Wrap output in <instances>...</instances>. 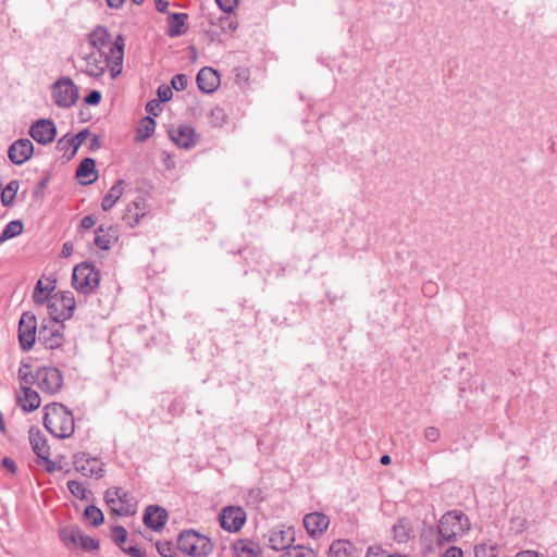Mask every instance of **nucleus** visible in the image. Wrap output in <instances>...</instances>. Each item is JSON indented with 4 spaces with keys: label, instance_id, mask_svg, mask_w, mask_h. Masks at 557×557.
<instances>
[{
    "label": "nucleus",
    "instance_id": "f257e3e1",
    "mask_svg": "<svg viewBox=\"0 0 557 557\" xmlns=\"http://www.w3.org/2000/svg\"><path fill=\"white\" fill-rule=\"evenodd\" d=\"M88 44L94 51L108 54L112 63L111 77L115 78L121 74L124 60V37L117 35L112 41L108 29L103 26H97L88 36Z\"/></svg>",
    "mask_w": 557,
    "mask_h": 557
},
{
    "label": "nucleus",
    "instance_id": "f03ea898",
    "mask_svg": "<svg viewBox=\"0 0 557 557\" xmlns=\"http://www.w3.org/2000/svg\"><path fill=\"white\" fill-rule=\"evenodd\" d=\"M44 425L57 438H69L75 430L72 412L60 403L45 407Z\"/></svg>",
    "mask_w": 557,
    "mask_h": 557
},
{
    "label": "nucleus",
    "instance_id": "7ed1b4c3",
    "mask_svg": "<svg viewBox=\"0 0 557 557\" xmlns=\"http://www.w3.org/2000/svg\"><path fill=\"white\" fill-rule=\"evenodd\" d=\"M470 530L468 517L462 511H448L442 516L436 528L437 544L444 546L455 543L458 537L462 536Z\"/></svg>",
    "mask_w": 557,
    "mask_h": 557
},
{
    "label": "nucleus",
    "instance_id": "20e7f679",
    "mask_svg": "<svg viewBox=\"0 0 557 557\" xmlns=\"http://www.w3.org/2000/svg\"><path fill=\"white\" fill-rule=\"evenodd\" d=\"M177 547L193 557L208 556L213 548L211 540L194 530L183 531L177 537Z\"/></svg>",
    "mask_w": 557,
    "mask_h": 557
},
{
    "label": "nucleus",
    "instance_id": "39448f33",
    "mask_svg": "<svg viewBox=\"0 0 557 557\" xmlns=\"http://www.w3.org/2000/svg\"><path fill=\"white\" fill-rule=\"evenodd\" d=\"M100 281L99 271L92 264L81 263L73 270L72 284L81 294H90Z\"/></svg>",
    "mask_w": 557,
    "mask_h": 557
},
{
    "label": "nucleus",
    "instance_id": "423d86ee",
    "mask_svg": "<svg viewBox=\"0 0 557 557\" xmlns=\"http://www.w3.org/2000/svg\"><path fill=\"white\" fill-rule=\"evenodd\" d=\"M76 302L72 292L55 293L49 298L48 308L52 320L62 322L70 319L75 310Z\"/></svg>",
    "mask_w": 557,
    "mask_h": 557
},
{
    "label": "nucleus",
    "instance_id": "0eeeda50",
    "mask_svg": "<svg viewBox=\"0 0 557 557\" xmlns=\"http://www.w3.org/2000/svg\"><path fill=\"white\" fill-rule=\"evenodd\" d=\"M208 26L202 23L203 30L211 44H222V33H234L237 27V21L230 15L208 16Z\"/></svg>",
    "mask_w": 557,
    "mask_h": 557
},
{
    "label": "nucleus",
    "instance_id": "6e6552de",
    "mask_svg": "<svg viewBox=\"0 0 557 557\" xmlns=\"http://www.w3.org/2000/svg\"><path fill=\"white\" fill-rule=\"evenodd\" d=\"M34 384L42 393L53 395L62 387L63 376L60 370L54 367H40L34 373Z\"/></svg>",
    "mask_w": 557,
    "mask_h": 557
},
{
    "label": "nucleus",
    "instance_id": "1a4fd4ad",
    "mask_svg": "<svg viewBox=\"0 0 557 557\" xmlns=\"http://www.w3.org/2000/svg\"><path fill=\"white\" fill-rule=\"evenodd\" d=\"M52 97L59 108H71L78 100V87L69 77H62L52 85Z\"/></svg>",
    "mask_w": 557,
    "mask_h": 557
},
{
    "label": "nucleus",
    "instance_id": "9d476101",
    "mask_svg": "<svg viewBox=\"0 0 557 557\" xmlns=\"http://www.w3.org/2000/svg\"><path fill=\"white\" fill-rule=\"evenodd\" d=\"M81 59L85 62V65L81 69L82 72L90 77H101L106 73L107 69L111 72L112 63L109 60L108 54L91 51L81 54Z\"/></svg>",
    "mask_w": 557,
    "mask_h": 557
},
{
    "label": "nucleus",
    "instance_id": "9b49d317",
    "mask_svg": "<svg viewBox=\"0 0 557 557\" xmlns=\"http://www.w3.org/2000/svg\"><path fill=\"white\" fill-rule=\"evenodd\" d=\"M64 325L62 322L49 320L48 323L42 324L38 332V341L48 349H55L62 346Z\"/></svg>",
    "mask_w": 557,
    "mask_h": 557
},
{
    "label": "nucleus",
    "instance_id": "f8f14e48",
    "mask_svg": "<svg viewBox=\"0 0 557 557\" xmlns=\"http://www.w3.org/2000/svg\"><path fill=\"white\" fill-rule=\"evenodd\" d=\"M37 320L32 312H24L18 323V341L24 351L33 348L36 342Z\"/></svg>",
    "mask_w": 557,
    "mask_h": 557
},
{
    "label": "nucleus",
    "instance_id": "ddd939ff",
    "mask_svg": "<svg viewBox=\"0 0 557 557\" xmlns=\"http://www.w3.org/2000/svg\"><path fill=\"white\" fill-rule=\"evenodd\" d=\"M246 521V512L242 507L227 506L219 513V522L227 532H238Z\"/></svg>",
    "mask_w": 557,
    "mask_h": 557
},
{
    "label": "nucleus",
    "instance_id": "4468645a",
    "mask_svg": "<svg viewBox=\"0 0 557 557\" xmlns=\"http://www.w3.org/2000/svg\"><path fill=\"white\" fill-rule=\"evenodd\" d=\"M28 134L36 143L46 146L54 140L57 126L52 120L39 119L30 125Z\"/></svg>",
    "mask_w": 557,
    "mask_h": 557
},
{
    "label": "nucleus",
    "instance_id": "2eb2a0df",
    "mask_svg": "<svg viewBox=\"0 0 557 557\" xmlns=\"http://www.w3.org/2000/svg\"><path fill=\"white\" fill-rule=\"evenodd\" d=\"M75 469L85 476L102 478L104 473L103 463L97 458H90L85 453L74 456Z\"/></svg>",
    "mask_w": 557,
    "mask_h": 557
},
{
    "label": "nucleus",
    "instance_id": "dca6fc26",
    "mask_svg": "<svg viewBox=\"0 0 557 557\" xmlns=\"http://www.w3.org/2000/svg\"><path fill=\"white\" fill-rule=\"evenodd\" d=\"M34 145L28 138H20L13 141L8 150V157L13 164L22 165L32 158Z\"/></svg>",
    "mask_w": 557,
    "mask_h": 557
},
{
    "label": "nucleus",
    "instance_id": "f3484780",
    "mask_svg": "<svg viewBox=\"0 0 557 557\" xmlns=\"http://www.w3.org/2000/svg\"><path fill=\"white\" fill-rule=\"evenodd\" d=\"M294 542L295 532L293 528L277 525L270 531L269 546L274 550L278 552L290 548Z\"/></svg>",
    "mask_w": 557,
    "mask_h": 557
},
{
    "label": "nucleus",
    "instance_id": "a211bd4d",
    "mask_svg": "<svg viewBox=\"0 0 557 557\" xmlns=\"http://www.w3.org/2000/svg\"><path fill=\"white\" fill-rule=\"evenodd\" d=\"M170 138L180 148L190 149L198 143L199 136L195 129L188 125H181L177 128L169 131Z\"/></svg>",
    "mask_w": 557,
    "mask_h": 557
},
{
    "label": "nucleus",
    "instance_id": "6ab92c4d",
    "mask_svg": "<svg viewBox=\"0 0 557 557\" xmlns=\"http://www.w3.org/2000/svg\"><path fill=\"white\" fill-rule=\"evenodd\" d=\"M330 519L322 512H310L304 517V527L311 537H318L326 531Z\"/></svg>",
    "mask_w": 557,
    "mask_h": 557
},
{
    "label": "nucleus",
    "instance_id": "aec40b11",
    "mask_svg": "<svg viewBox=\"0 0 557 557\" xmlns=\"http://www.w3.org/2000/svg\"><path fill=\"white\" fill-rule=\"evenodd\" d=\"M143 520L146 527L160 531L168 521V512L158 505H150L146 508Z\"/></svg>",
    "mask_w": 557,
    "mask_h": 557
},
{
    "label": "nucleus",
    "instance_id": "412c9836",
    "mask_svg": "<svg viewBox=\"0 0 557 557\" xmlns=\"http://www.w3.org/2000/svg\"><path fill=\"white\" fill-rule=\"evenodd\" d=\"M197 85L201 91L211 94L219 87L220 76L212 67L205 66L197 74Z\"/></svg>",
    "mask_w": 557,
    "mask_h": 557
},
{
    "label": "nucleus",
    "instance_id": "4be33fe9",
    "mask_svg": "<svg viewBox=\"0 0 557 557\" xmlns=\"http://www.w3.org/2000/svg\"><path fill=\"white\" fill-rule=\"evenodd\" d=\"M146 215V203L145 199L141 197H138L136 200L132 201L127 205L125 208V212L123 214V220L125 223L134 227L136 226L139 221Z\"/></svg>",
    "mask_w": 557,
    "mask_h": 557
},
{
    "label": "nucleus",
    "instance_id": "5701e85b",
    "mask_svg": "<svg viewBox=\"0 0 557 557\" xmlns=\"http://www.w3.org/2000/svg\"><path fill=\"white\" fill-rule=\"evenodd\" d=\"M89 136L90 132L88 129H83L75 136H70L67 134L58 140L57 148L60 151H67L69 149H72L71 156H74Z\"/></svg>",
    "mask_w": 557,
    "mask_h": 557
},
{
    "label": "nucleus",
    "instance_id": "b1692460",
    "mask_svg": "<svg viewBox=\"0 0 557 557\" xmlns=\"http://www.w3.org/2000/svg\"><path fill=\"white\" fill-rule=\"evenodd\" d=\"M76 176L81 180L83 185H89L98 180V171L96 162L92 158H85L82 160L76 170Z\"/></svg>",
    "mask_w": 557,
    "mask_h": 557
},
{
    "label": "nucleus",
    "instance_id": "393cba45",
    "mask_svg": "<svg viewBox=\"0 0 557 557\" xmlns=\"http://www.w3.org/2000/svg\"><path fill=\"white\" fill-rule=\"evenodd\" d=\"M28 437L33 451L39 458L48 460L50 449L49 446L47 445V440L44 437L40 430L35 426H32L28 432Z\"/></svg>",
    "mask_w": 557,
    "mask_h": 557
},
{
    "label": "nucleus",
    "instance_id": "a878e982",
    "mask_svg": "<svg viewBox=\"0 0 557 557\" xmlns=\"http://www.w3.org/2000/svg\"><path fill=\"white\" fill-rule=\"evenodd\" d=\"M187 13H171L168 16L169 28L166 34L169 37L175 38L187 32Z\"/></svg>",
    "mask_w": 557,
    "mask_h": 557
},
{
    "label": "nucleus",
    "instance_id": "bb28decb",
    "mask_svg": "<svg viewBox=\"0 0 557 557\" xmlns=\"http://www.w3.org/2000/svg\"><path fill=\"white\" fill-rule=\"evenodd\" d=\"M116 498L120 503L119 509L115 510L116 516L128 517L136 513L137 503L128 492L119 487Z\"/></svg>",
    "mask_w": 557,
    "mask_h": 557
},
{
    "label": "nucleus",
    "instance_id": "cd10ccee",
    "mask_svg": "<svg viewBox=\"0 0 557 557\" xmlns=\"http://www.w3.org/2000/svg\"><path fill=\"white\" fill-rule=\"evenodd\" d=\"M125 186H126V182L124 180H119L114 183V185L109 189V191L102 198L101 208L103 211H109L110 209L113 208V206L122 197Z\"/></svg>",
    "mask_w": 557,
    "mask_h": 557
},
{
    "label": "nucleus",
    "instance_id": "c85d7f7f",
    "mask_svg": "<svg viewBox=\"0 0 557 557\" xmlns=\"http://www.w3.org/2000/svg\"><path fill=\"white\" fill-rule=\"evenodd\" d=\"M23 395L18 396V403L23 410L25 411H34L40 406V396L39 394L29 387V385L22 386Z\"/></svg>",
    "mask_w": 557,
    "mask_h": 557
},
{
    "label": "nucleus",
    "instance_id": "c756f323",
    "mask_svg": "<svg viewBox=\"0 0 557 557\" xmlns=\"http://www.w3.org/2000/svg\"><path fill=\"white\" fill-rule=\"evenodd\" d=\"M81 534V529L75 525L65 527L60 530V539L67 548L77 546Z\"/></svg>",
    "mask_w": 557,
    "mask_h": 557
},
{
    "label": "nucleus",
    "instance_id": "7c9ffc66",
    "mask_svg": "<svg viewBox=\"0 0 557 557\" xmlns=\"http://www.w3.org/2000/svg\"><path fill=\"white\" fill-rule=\"evenodd\" d=\"M354 545L346 540L334 541L330 546V557H354Z\"/></svg>",
    "mask_w": 557,
    "mask_h": 557
},
{
    "label": "nucleus",
    "instance_id": "2f4dec72",
    "mask_svg": "<svg viewBox=\"0 0 557 557\" xmlns=\"http://www.w3.org/2000/svg\"><path fill=\"white\" fill-rule=\"evenodd\" d=\"M154 129L156 121L151 116H145L137 129L136 140L138 143L147 140L154 133Z\"/></svg>",
    "mask_w": 557,
    "mask_h": 557
},
{
    "label": "nucleus",
    "instance_id": "473e14b6",
    "mask_svg": "<svg viewBox=\"0 0 557 557\" xmlns=\"http://www.w3.org/2000/svg\"><path fill=\"white\" fill-rule=\"evenodd\" d=\"M23 223L20 220L9 222L0 234V245L23 232Z\"/></svg>",
    "mask_w": 557,
    "mask_h": 557
},
{
    "label": "nucleus",
    "instance_id": "72a5a7b5",
    "mask_svg": "<svg viewBox=\"0 0 557 557\" xmlns=\"http://www.w3.org/2000/svg\"><path fill=\"white\" fill-rule=\"evenodd\" d=\"M84 516L94 527H99L104 521L102 511L95 505L87 506L84 510Z\"/></svg>",
    "mask_w": 557,
    "mask_h": 557
},
{
    "label": "nucleus",
    "instance_id": "f704fd0d",
    "mask_svg": "<svg viewBox=\"0 0 557 557\" xmlns=\"http://www.w3.org/2000/svg\"><path fill=\"white\" fill-rule=\"evenodd\" d=\"M233 549L237 557H255L252 543L245 540H238L233 544Z\"/></svg>",
    "mask_w": 557,
    "mask_h": 557
},
{
    "label": "nucleus",
    "instance_id": "c9c22d12",
    "mask_svg": "<svg viewBox=\"0 0 557 557\" xmlns=\"http://www.w3.org/2000/svg\"><path fill=\"white\" fill-rule=\"evenodd\" d=\"M49 288L48 286H44L42 281L39 280L34 288L33 299L37 305H42L46 301L49 302Z\"/></svg>",
    "mask_w": 557,
    "mask_h": 557
},
{
    "label": "nucleus",
    "instance_id": "e433bc0d",
    "mask_svg": "<svg viewBox=\"0 0 557 557\" xmlns=\"http://www.w3.org/2000/svg\"><path fill=\"white\" fill-rule=\"evenodd\" d=\"M18 183L16 181L10 182L1 193V201L3 206H10L17 193Z\"/></svg>",
    "mask_w": 557,
    "mask_h": 557
},
{
    "label": "nucleus",
    "instance_id": "4c0bfd02",
    "mask_svg": "<svg viewBox=\"0 0 557 557\" xmlns=\"http://www.w3.org/2000/svg\"><path fill=\"white\" fill-rule=\"evenodd\" d=\"M111 539L122 549V547H125L124 544L127 540L126 529L122 525L113 527L111 530Z\"/></svg>",
    "mask_w": 557,
    "mask_h": 557
},
{
    "label": "nucleus",
    "instance_id": "58836bf2",
    "mask_svg": "<svg viewBox=\"0 0 557 557\" xmlns=\"http://www.w3.org/2000/svg\"><path fill=\"white\" fill-rule=\"evenodd\" d=\"M119 487H110L104 493V499L111 511L115 515V510L119 509L120 503L117 502L116 495Z\"/></svg>",
    "mask_w": 557,
    "mask_h": 557
},
{
    "label": "nucleus",
    "instance_id": "ea45409f",
    "mask_svg": "<svg viewBox=\"0 0 557 557\" xmlns=\"http://www.w3.org/2000/svg\"><path fill=\"white\" fill-rule=\"evenodd\" d=\"M209 119L213 126L220 127L225 123L226 114L222 108L215 107L210 111Z\"/></svg>",
    "mask_w": 557,
    "mask_h": 557
},
{
    "label": "nucleus",
    "instance_id": "a19ab883",
    "mask_svg": "<svg viewBox=\"0 0 557 557\" xmlns=\"http://www.w3.org/2000/svg\"><path fill=\"white\" fill-rule=\"evenodd\" d=\"M18 379L21 386L34 384V373L30 372V367L23 363L18 369Z\"/></svg>",
    "mask_w": 557,
    "mask_h": 557
},
{
    "label": "nucleus",
    "instance_id": "79ce46f5",
    "mask_svg": "<svg viewBox=\"0 0 557 557\" xmlns=\"http://www.w3.org/2000/svg\"><path fill=\"white\" fill-rule=\"evenodd\" d=\"M103 232L102 227H99L95 236V245L102 250H108L111 247V236L108 234H100Z\"/></svg>",
    "mask_w": 557,
    "mask_h": 557
},
{
    "label": "nucleus",
    "instance_id": "37998d69",
    "mask_svg": "<svg viewBox=\"0 0 557 557\" xmlns=\"http://www.w3.org/2000/svg\"><path fill=\"white\" fill-rule=\"evenodd\" d=\"M67 488L75 497L81 498V499L86 498L87 490L81 482L75 481V480H70L67 482Z\"/></svg>",
    "mask_w": 557,
    "mask_h": 557
},
{
    "label": "nucleus",
    "instance_id": "c03bdc74",
    "mask_svg": "<svg viewBox=\"0 0 557 557\" xmlns=\"http://www.w3.org/2000/svg\"><path fill=\"white\" fill-rule=\"evenodd\" d=\"M81 547L87 552L97 550L99 548V542L90 536L81 534L78 541Z\"/></svg>",
    "mask_w": 557,
    "mask_h": 557
},
{
    "label": "nucleus",
    "instance_id": "a18cd8bd",
    "mask_svg": "<svg viewBox=\"0 0 557 557\" xmlns=\"http://www.w3.org/2000/svg\"><path fill=\"white\" fill-rule=\"evenodd\" d=\"M156 547L158 553L162 557H173L174 556V548L171 542L164 541V542H157Z\"/></svg>",
    "mask_w": 557,
    "mask_h": 557
},
{
    "label": "nucleus",
    "instance_id": "49530a36",
    "mask_svg": "<svg viewBox=\"0 0 557 557\" xmlns=\"http://www.w3.org/2000/svg\"><path fill=\"white\" fill-rule=\"evenodd\" d=\"M157 95H158V101L159 102H168L172 99L173 97V91H172V87L169 86V85H160L158 87V90H157Z\"/></svg>",
    "mask_w": 557,
    "mask_h": 557
},
{
    "label": "nucleus",
    "instance_id": "de8ad7c7",
    "mask_svg": "<svg viewBox=\"0 0 557 557\" xmlns=\"http://www.w3.org/2000/svg\"><path fill=\"white\" fill-rule=\"evenodd\" d=\"M187 76L185 74H176L171 79V87L177 91L184 90L187 86Z\"/></svg>",
    "mask_w": 557,
    "mask_h": 557
},
{
    "label": "nucleus",
    "instance_id": "09e8293b",
    "mask_svg": "<svg viewBox=\"0 0 557 557\" xmlns=\"http://www.w3.org/2000/svg\"><path fill=\"white\" fill-rule=\"evenodd\" d=\"M215 2L224 13H231L237 5L238 0H215Z\"/></svg>",
    "mask_w": 557,
    "mask_h": 557
},
{
    "label": "nucleus",
    "instance_id": "8fccbe9b",
    "mask_svg": "<svg viewBox=\"0 0 557 557\" xmlns=\"http://www.w3.org/2000/svg\"><path fill=\"white\" fill-rule=\"evenodd\" d=\"M440 436H441V432L435 426H428L424 430V438L429 442L434 443V442L438 441Z\"/></svg>",
    "mask_w": 557,
    "mask_h": 557
},
{
    "label": "nucleus",
    "instance_id": "3c124183",
    "mask_svg": "<svg viewBox=\"0 0 557 557\" xmlns=\"http://www.w3.org/2000/svg\"><path fill=\"white\" fill-rule=\"evenodd\" d=\"M122 550L131 557H147L146 553L136 545L122 547Z\"/></svg>",
    "mask_w": 557,
    "mask_h": 557
},
{
    "label": "nucleus",
    "instance_id": "603ef678",
    "mask_svg": "<svg viewBox=\"0 0 557 557\" xmlns=\"http://www.w3.org/2000/svg\"><path fill=\"white\" fill-rule=\"evenodd\" d=\"M88 106H97L101 101V92L98 90H91L84 99Z\"/></svg>",
    "mask_w": 557,
    "mask_h": 557
},
{
    "label": "nucleus",
    "instance_id": "864d4df0",
    "mask_svg": "<svg viewBox=\"0 0 557 557\" xmlns=\"http://www.w3.org/2000/svg\"><path fill=\"white\" fill-rule=\"evenodd\" d=\"M146 111L149 114L158 116L159 112H160V102L157 99H152V100L148 101L146 104Z\"/></svg>",
    "mask_w": 557,
    "mask_h": 557
},
{
    "label": "nucleus",
    "instance_id": "5fc2aeb1",
    "mask_svg": "<svg viewBox=\"0 0 557 557\" xmlns=\"http://www.w3.org/2000/svg\"><path fill=\"white\" fill-rule=\"evenodd\" d=\"M391 555H386V553L379 546H370L367 550L366 557H389Z\"/></svg>",
    "mask_w": 557,
    "mask_h": 557
},
{
    "label": "nucleus",
    "instance_id": "6e6d98bb",
    "mask_svg": "<svg viewBox=\"0 0 557 557\" xmlns=\"http://www.w3.org/2000/svg\"><path fill=\"white\" fill-rule=\"evenodd\" d=\"M286 557H307L302 546H294L288 549Z\"/></svg>",
    "mask_w": 557,
    "mask_h": 557
},
{
    "label": "nucleus",
    "instance_id": "4d7b16f0",
    "mask_svg": "<svg viewBox=\"0 0 557 557\" xmlns=\"http://www.w3.org/2000/svg\"><path fill=\"white\" fill-rule=\"evenodd\" d=\"M463 553L461 548L457 546H450L441 557H462Z\"/></svg>",
    "mask_w": 557,
    "mask_h": 557
},
{
    "label": "nucleus",
    "instance_id": "13d9d810",
    "mask_svg": "<svg viewBox=\"0 0 557 557\" xmlns=\"http://www.w3.org/2000/svg\"><path fill=\"white\" fill-rule=\"evenodd\" d=\"M515 557H546L543 553L533 549H525L519 552Z\"/></svg>",
    "mask_w": 557,
    "mask_h": 557
},
{
    "label": "nucleus",
    "instance_id": "bf43d9fd",
    "mask_svg": "<svg viewBox=\"0 0 557 557\" xmlns=\"http://www.w3.org/2000/svg\"><path fill=\"white\" fill-rule=\"evenodd\" d=\"M2 466L12 474L16 472V463L13 459L9 457L3 458Z\"/></svg>",
    "mask_w": 557,
    "mask_h": 557
},
{
    "label": "nucleus",
    "instance_id": "052dcab7",
    "mask_svg": "<svg viewBox=\"0 0 557 557\" xmlns=\"http://www.w3.org/2000/svg\"><path fill=\"white\" fill-rule=\"evenodd\" d=\"M96 224V220L91 215H85L81 220V227L85 230L91 228Z\"/></svg>",
    "mask_w": 557,
    "mask_h": 557
},
{
    "label": "nucleus",
    "instance_id": "680f3d73",
    "mask_svg": "<svg viewBox=\"0 0 557 557\" xmlns=\"http://www.w3.org/2000/svg\"><path fill=\"white\" fill-rule=\"evenodd\" d=\"M101 148V139L98 135H92L90 143H89V149L91 151H96Z\"/></svg>",
    "mask_w": 557,
    "mask_h": 557
},
{
    "label": "nucleus",
    "instance_id": "e2e57ef3",
    "mask_svg": "<svg viewBox=\"0 0 557 557\" xmlns=\"http://www.w3.org/2000/svg\"><path fill=\"white\" fill-rule=\"evenodd\" d=\"M154 3H156V9L160 13H165L166 12L168 7H169V1L168 0H154Z\"/></svg>",
    "mask_w": 557,
    "mask_h": 557
},
{
    "label": "nucleus",
    "instance_id": "0e129e2a",
    "mask_svg": "<svg viewBox=\"0 0 557 557\" xmlns=\"http://www.w3.org/2000/svg\"><path fill=\"white\" fill-rule=\"evenodd\" d=\"M474 554H475V557H492L487 554L485 546H476L474 548Z\"/></svg>",
    "mask_w": 557,
    "mask_h": 557
},
{
    "label": "nucleus",
    "instance_id": "69168bd1",
    "mask_svg": "<svg viewBox=\"0 0 557 557\" xmlns=\"http://www.w3.org/2000/svg\"><path fill=\"white\" fill-rule=\"evenodd\" d=\"M107 4L112 9H119L123 5L125 0H106Z\"/></svg>",
    "mask_w": 557,
    "mask_h": 557
},
{
    "label": "nucleus",
    "instance_id": "338daca9",
    "mask_svg": "<svg viewBox=\"0 0 557 557\" xmlns=\"http://www.w3.org/2000/svg\"><path fill=\"white\" fill-rule=\"evenodd\" d=\"M73 246L70 243H64L62 247V256L69 257L72 252Z\"/></svg>",
    "mask_w": 557,
    "mask_h": 557
},
{
    "label": "nucleus",
    "instance_id": "774afa93",
    "mask_svg": "<svg viewBox=\"0 0 557 557\" xmlns=\"http://www.w3.org/2000/svg\"><path fill=\"white\" fill-rule=\"evenodd\" d=\"M380 462L383 465V466H387L391 463V457L388 455H383L380 459Z\"/></svg>",
    "mask_w": 557,
    "mask_h": 557
}]
</instances>
